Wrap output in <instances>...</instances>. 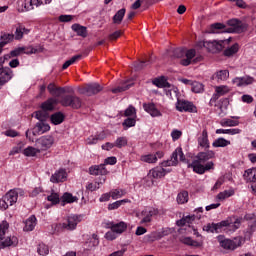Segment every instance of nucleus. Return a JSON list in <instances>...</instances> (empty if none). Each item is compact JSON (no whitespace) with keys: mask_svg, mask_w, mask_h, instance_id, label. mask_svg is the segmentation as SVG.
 I'll return each mask as SVG.
<instances>
[{"mask_svg":"<svg viewBox=\"0 0 256 256\" xmlns=\"http://www.w3.org/2000/svg\"><path fill=\"white\" fill-rule=\"evenodd\" d=\"M215 157V152L209 150L207 152H199L192 163H188V169H193L194 173L198 175H203L205 171H211L214 169L215 164L213 161H209V159H213ZM206 163L205 165H203Z\"/></svg>","mask_w":256,"mask_h":256,"instance_id":"1","label":"nucleus"},{"mask_svg":"<svg viewBox=\"0 0 256 256\" xmlns=\"http://www.w3.org/2000/svg\"><path fill=\"white\" fill-rule=\"evenodd\" d=\"M241 223H243L242 217L231 216L219 223H208L203 226V231L207 233H219V230L223 229V227H229L230 231H237L241 227Z\"/></svg>","mask_w":256,"mask_h":256,"instance_id":"2","label":"nucleus"},{"mask_svg":"<svg viewBox=\"0 0 256 256\" xmlns=\"http://www.w3.org/2000/svg\"><path fill=\"white\" fill-rule=\"evenodd\" d=\"M168 55L176 59L182 60V65H191V63H199L203 61V56H197L195 49L186 50L185 48H171L168 50Z\"/></svg>","mask_w":256,"mask_h":256,"instance_id":"3","label":"nucleus"},{"mask_svg":"<svg viewBox=\"0 0 256 256\" xmlns=\"http://www.w3.org/2000/svg\"><path fill=\"white\" fill-rule=\"evenodd\" d=\"M229 28L225 29V25L221 23H214L210 26L211 33H218L219 31L227 33H243L247 31V24L238 19H231L228 21Z\"/></svg>","mask_w":256,"mask_h":256,"instance_id":"4","label":"nucleus"},{"mask_svg":"<svg viewBox=\"0 0 256 256\" xmlns=\"http://www.w3.org/2000/svg\"><path fill=\"white\" fill-rule=\"evenodd\" d=\"M225 45H229V39L226 40H212L197 42V49H206L209 53H219L225 49Z\"/></svg>","mask_w":256,"mask_h":256,"instance_id":"5","label":"nucleus"},{"mask_svg":"<svg viewBox=\"0 0 256 256\" xmlns=\"http://www.w3.org/2000/svg\"><path fill=\"white\" fill-rule=\"evenodd\" d=\"M41 52V48L38 50L34 47H19L14 50H12L9 54H5L3 57H0V65H3L11 59V57H19V55H33V53H39Z\"/></svg>","mask_w":256,"mask_h":256,"instance_id":"6","label":"nucleus"},{"mask_svg":"<svg viewBox=\"0 0 256 256\" xmlns=\"http://www.w3.org/2000/svg\"><path fill=\"white\" fill-rule=\"evenodd\" d=\"M179 159L182 163L189 166V160L185 159V154H183V148L178 147L172 153L170 160L162 162V167H175L179 164Z\"/></svg>","mask_w":256,"mask_h":256,"instance_id":"7","label":"nucleus"},{"mask_svg":"<svg viewBox=\"0 0 256 256\" xmlns=\"http://www.w3.org/2000/svg\"><path fill=\"white\" fill-rule=\"evenodd\" d=\"M220 247L227 249L228 251H235L237 247H241L242 239L241 237H236L233 240L225 238L223 235L217 237Z\"/></svg>","mask_w":256,"mask_h":256,"instance_id":"8","label":"nucleus"},{"mask_svg":"<svg viewBox=\"0 0 256 256\" xmlns=\"http://www.w3.org/2000/svg\"><path fill=\"white\" fill-rule=\"evenodd\" d=\"M17 199H19V193L17 190H10L0 200V208L6 211V209H9V207L17 203Z\"/></svg>","mask_w":256,"mask_h":256,"instance_id":"9","label":"nucleus"},{"mask_svg":"<svg viewBox=\"0 0 256 256\" xmlns=\"http://www.w3.org/2000/svg\"><path fill=\"white\" fill-rule=\"evenodd\" d=\"M51 129V126L47 124V122H37L35 126L32 128V130L26 131V137H28L30 140L33 141V138H31V135L34 137H39V135H43V133H47Z\"/></svg>","mask_w":256,"mask_h":256,"instance_id":"10","label":"nucleus"},{"mask_svg":"<svg viewBox=\"0 0 256 256\" xmlns=\"http://www.w3.org/2000/svg\"><path fill=\"white\" fill-rule=\"evenodd\" d=\"M60 103L63 107H71L72 109H81L83 105L81 98L75 95H65L62 97Z\"/></svg>","mask_w":256,"mask_h":256,"instance_id":"11","label":"nucleus"},{"mask_svg":"<svg viewBox=\"0 0 256 256\" xmlns=\"http://www.w3.org/2000/svg\"><path fill=\"white\" fill-rule=\"evenodd\" d=\"M101 91H103V87L100 86L99 83L85 84L79 89L80 95H86L87 97L97 95V93H101Z\"/></svg>","mask_w":256,"mask_h":256,"instance_id":"12","label":"nucleus"},{"mask_svg":"<svg viewBox=\"0 0 256 256\" xmlns=\"http://www.w3.org/2000/svg\"><path fill=\"white\" fill-rule=\"evenodd\" d=\"M131 87H135V80L127 79L121 80L119 85L111 90L112 93H125V91H129Z\"/></svg>","mask_w":256,"mask_h":256,"instance_id":"13","label":"nucleus"},{"mask_svg":"<svg viewBox=\"0 0 256 256\" xmlns=\"http://www.w3.org/2000/svg\"><path fill=\"white\" fill-rule=\"evenodd\" d=\"M177 111H186L188 113H197V107L193 103L185 100H178L176 103Z\"/></svg>","mask_w":256,"mask_h":256,"instance_id":"14","label":"nucleus"},{"mask_svg":"<svg viewBox=\"0 0 256 256\" xmlns=\"http://www.w3.org/2000/svg\"><path fill=\"white\" fill-rule=\"evenodd\" d=\"M13 77V71H11V68L9 67H2L0 68V89L5 85V83H8L11 81V78Z\"/></svg>","mask_w":256,"mask_h":256,"instance_id":"15","label":"nucleus"},{"mask_svg":"<svg viewBox=\"0 0 256 256\" xmlns=\"http://www.w3.org/2000/svg\"><path fill=\"white\" fill-rule=\"evenodd\" d=\"M37 145L41 147V149H49L53 146V143H55V139L53 136H43L40 139L36 140Z\"/></svg>","mask_w":256,"mask_h":256,"instance_id":"16","label":"nucleus"},{"mask_svg":"<svg viewBox=\"0 0 256 256\" xmlns=\"http://www.w3.org/2000/svg\"><path fill=\"white\" fill-rule=\"evenodd\" d=\"M51 183H63L67 181V171L65 169H59L50 177Z\"/></svg>","mask_w":256,"mask_h":256,"instance_id":"17","label":"nucleus"},{"mask_svg":"<svg viewBox=\"0 0 256 256\" xmlns=\"http://www.w3.org/2000/svg\"><path fill=\"white\" fill-rule=\"evenodd\" d=\"M253 81H255V79L251 76L236 77L233 79V84L236 85V87H245L252 85Z\"/></svg>","mask_w":256,"mask_h":256,"instance_id":"18","label":"nucleus"},{"mask_svg":"<svg viewBox=\"0 0 256 256\" xmlns=\"http://www.w3.org/2000/svg\"><path fill=\"white\" fill-rule=\"evenodd\" d=\"M68 223H63L62 227L63 229H67L68 231H73V229H75V227H77V223H79V216L77 215H73V216H69L67 219Z\"/></svg>","mask_w":256,"mask_h":256,"instance_id":"19","label":"nucleus"},{"mask_svg":"<svg viewBox=\"0 0 256 256\" xmlns=\"http://www.w3.org/2000/svg\"><path fill=\"white\" fill-rule=\"evenodd\" d=\"M19 245V239L16 236H9L4 241L0 242V249L5 247H17Z\"/></svg>","mask_w":256,"mask_h":256,"instance_id":"20","label":"nucleus"},{"mask_svg":"<svg viewBox=\"0 0 256 256\" xmlns=\"http://www.w3.org/2000/svg\"><path fill=\"white\" fill-rule=\"evenodd\" d=\"M143 109L146 111V113H149L151 117H161L162 115L161 111H159L153 103H144Z\"/></svg>","mask_w":256,"mask_h":256,"instance_id":"21","label":"nucleus"},{"mask_svg":"<svg viewBox=\"0 0 256 256\" xmlns=\"http://www.w3.org/2000/svg\"><path fill=\"white\" fill-rule=\"evenodd\" d=\"M90 175H107L108 171L105 164L94 165L89 168Z\"/></svg>","mask_w":256,"mask_h":256,"instance_id":"22","label":"nucleus"},{"mask_svg":"<svg viewBox=\"0 0 256 256\" xmlns=\"http://www.w3.org/2000/svg\"><path fill=\"white\" fill-rule=\"evenodd\" d=\"M15 39V35L9 33H2L0 36V55L3 53V47L11 43Z\"/></svg>","mask_w":256,"mask_h":256,"instance_id":"23","label":"nucleus"},{"mask_svg":"<svg viewBox=\"0 0 256 256\" xmlns=\"http://www.w3.org/2000/svg\"><path fill=\"white\" fill-rule=\"evenodd\" d=\"M84 245L86 251H91L94 247L99 245V236L97 234H92V237L89 238Z\"/></svg>","mask_w":256,"mask_h":256,"instance_id":"24","label":"nucleus"},{"mask_svg":"<svg viewBox=\"0 0 256 256\" xmlns=\"http://www.w3.org/2000/svg\"><path fill=\"white\" fill-rule=\"evenodd\" d=\"M229 93V87L228 86H216L215 87V94L212 97V101H217L219 97H223V95H227Z\"/></svg>","mask_w":256,"mask_h":256,"instance_id":"25","label":"nucleus"},{"mask_svg":"<svg viewBox=\"0 0 256 256\" xmlns=\"http://www.w3.org/2000/svg\"><path fill=\"white\" fill-rule=\"evenodd\" d=\"M17 9L20 13H25L27 11H33V7L29 3V0H18Z\"/></svg>","mask_w":256,"mask_h":256,"instance_id":"26","label":"nucleus"},{"mask_svg":"<svg viewBox=\"0 0 256 256\" xmlns=\"http://www.w3.org/2000/svg\"><path fill=\"white\" fill-rule=\"evenodd\" d=\"M79 201V198L76 196H73V194L69 192H65L61 197V205L62 207H65L66 203H77Z\"/></svg>","mask_w":256,"mask_h":256,"instance_id":"27","label":"nucleus"},{"mask_svg":"<svg viewBox=\"0 0 256 256\" xmlns=\"http://www.w3.org/2000/svg\"><path fill=\"white\" fill-rule=\"evenodd\" d=\"M153 85H155L156 87L160 88V89H165V88H170L171 84L167 82V78H165V76H162L160 78H155L152 81Z\"/></svg>","mask_w":256,"mask_h":256,"instance_id":"28","label":"nucleus"},{"mask_svg":"<svg viewBox=\"0 0 256 256\" xmlns=\"http://www.w3.org/2000/svg\"><path fill=\"white\" fill-rule=\"evenodd\" d=\"M198 144L204 149H209V136L206 129L202 131V135L198 138Z\"/></svg>","mask_w":256,"mask_h":256,"instance_id":"29","label":"nucleus"},{"mask_svg":"<svg viewBox=\"0 0 256 256\" xmlns=\"http://www.w3.org/2000/svg\"><path fill=\"white\" fill-rule=\"evenodd\" d=\"M245 181L249 183H255L256 181V168L248 169L244 172L243 175Z\"/></svg>","mask_w":256,"mask_h":256,"instance_id":"30","label":"nucleus"},{"mask_svg":"<svg viewBox=\"0 0 256 256\" xmlns=\"http://www.w3.org/2000/svg\"><path fill=\"white\" fill-rule=\"evenodd\" d=\"M35 225H37V218L35 215H32L25 221L24 231H33Z\"/></svg>","mask_w":256,"mask_h":256,"instance_id":"31","label":"nucleus"},{"mask_svg":"<svg viewBox=\"0 0 256 256\" xmlns=\"http://www.w3.org/2000/svg\"><path fill=\"white\" fill-rule=\"evenodd\" d=\"M236 53H239V44L235 43L232 46L226 48L223 52V55L225 57H233V55H236Z\"/></svg>","mask_w":256,"mask_h":256,"instance_id":"32","label":"nucleus"},{"mask_svg":"<svg viewBox=\"0 0 256 256\" xmlns=\"http://www.w3.org/2000/svg\"><path fill=\"white\" fill-rule=\"evenodd\" d=\"M57 104V100L54 98H50L41 105V109L44 111H53L55 109V105Z\"/></svg>","mask_w":256,"mask_h":256,"instance_id":"33","label":"nucleus"},{"mask_svg":"<svg viewBox=\"0 0 256 256\" xmlns=\"http://www.w3.org/2000/svg\"><path fill=\"white\" fill-rule=\"evenodd\" d=\"M50 119L53 125H61L65 121V115L62 112H56L51 115Z\"/></svg>","mask_w":256,"mask_h":256,"instance_id":"34","label":"nucleus"},{"mask_svg":"<svg viewBox=\"0 0 256 256\" xmlns=\"http://www.w3.org/2000/svg\"><path fill=\"white\" fill-rule=\"evenodd\" d=\"M180 243H183L184 245H188L189 247H201V243L192 240L191 237H180L179 238Z\"/></svg>","mask_w":256,"mask_h":256,"instance_id":"35","label":"nucleus"},{"mask_svg":"<svg viewBox=\"0 0 256 256\" xmlns=\"http://www.w3.org/2000/svg\"><path fill=\"white\" fill-rule=\"evenodd\" d=\"M34 115L39 122L47 123V119H49V112L43 110V108L42 110L34 112Z\"/></svg>","mask_w":256,"mask_h":256,"instance_id":"36","label":"nucleus"},{"mask_svg":"<svg viewBox=\"0 0 256 256\" xmlns=\"http://www.w3.org/2000/svg\"><path fill=\"white\" fill-rule=\"evenodd\" d=\"M72 31H75L79 37H87V27L81 26L79 24H73Z\"/></svg>","mask_w":256,"mask_h":256,"instance_id":"37","label":"nucleus"},{"mask_svg":"<svg viewBox=\"0 0 256 256\" xmlns=\"http://www.w3.org/2000/svg\"><path fill=\"white\" fill-rule=\"evenodd\" d=\"M126 10L125 8H122L116 12V14L113 16V23L115 25H121V22L123 21V17H125Z\"/></svg>","mask_w":256,"mask_h":256,"instance_id":"38","label":"nucleus"},{"mask_svg":"<svg viewBox=\"0 0 256 256\" xmlns=\"http://www.w3.org/2000/svg\"><path fill=\"white\" fill-rule=\"evenodd\" d=\"M127 230V223L119 222L117 224H111V231H115L116 233H123Z\"/></svg>","mask_w":256,"mask_h":256,"instance_id":"39","label":"nucleus"},{"mask_svg":"<svg viewBox=\"0 0 256 256\" xmlns=\"http://www.w3.org/2000/svg\"><path fill=\"white\" fill-rule=\"evenodd\" d=\"M29 34V29L25 28V26H18L15 31V39L19 41L20 39H23V35Z\"/></svg>","mask_w":256,"mask_h":256,"instance_id":"40","label":"nucleus"},{"mask_svg":"<svg viewBox=\"0 0 256 256\" xmlns=\"http://www.w3.org/2000/svg\"><path fill=\"white\" fill-rule=\"evenodd\" d=\"M169 171H167L165 168H156L151 171V175L154 179H161V177H165Z\"/></svg>","mask_w":256,"mask_h":256,"instance_id":"41","label":"nucleus"},{"mask_svg":"<svg viewBox=\"0 0 256 256\" xmlns=\"http://www.w3.org/2000/svg\"><path fill=\"white\" fill-rule=\"evenodd\" d=\"M191 87L193 93H203V91H205L203 84L197 81L192 82Z\"/></svg>","mask_w":256,"mask_h":256,"instance_id":"42","label":"nucleus"},{"mask_svg":"<svg viewBox=\"0 0 256 256\" xmlns=\"http://www.w3.org/2000/svg\"><path fill=\"white\" fill-rule=\"evenodd\" d=\"M140 160L143 161V163H157V155H154V154L143 155L141 156Z\"/></svg>","mask_w":256,"mask_h":256,"instance_id":"43","label":"nucleus"},{"mask_svg":"<svg viewBox=\"0 0 256 256\" xmlns=\"http://www.w3.org/2000/svg\"><path fill=\"white\" fill-rule=\"evenodd\" d=\"M110 195L112 199H120V197H123L124 195H127V191L123 189H114L110 191Z\"/></svg>","mask_w":256,"mask_h":256,"instance_id":"44","label":"nucleus"},{"mask_svg":"<svg viewBox=\"0 0 256 256\" xmlns=\"http://www.w3.org/2000/svg\"><path fill=\"white\" fill-rule=\"evenodd\" d=\"M187 201H189V192L187 191H183L181 193L178 194L177 196V202L180 205H183L184 203H187Z\"/></svg>","mask_w":256,"mask_h":256,"instance_id":"45","label":"nucleus"},{"mask_svg":"<svg viewBox=\"0 0 256 256\" xmlns=\"http://www.w3.org/2000/svg\"><path fill=\"white\" fill-rule=\"evenodd\" d=\"M212 145L213 147H227V145H231V141H228L225 138H218Z\"/></svg>","mask_w":256,"mask_h":256,"instance_id":"46","label":"nucleus"},{"mask_svg":"<svg viewBox=\"0 0 256 256\" xmlns=\"http://www.w3.org/2000/svg\"><path fill=\"white\" fill-rule=\"evenodd\" d=\"M41 151L39 149H36L32 146L27 147L26 149H24V155L26 157H35V155H37V153H40Z\"/></svg>","mask_w":256,"mask_h":256,"instance_id":"47","label":"nucleus"},{"mask_svg":"<svg viewBox=\"0 0 256 256\" xmlns=\"http://www.w3.org/2000/svg\"><path fill=\"white\" fill-rule=\"evenodd\" d=\"M47 201H50L52 205H59V203H61V198H59L57 193L53 192L51 195L47 196Z\"/></svg>","mask_w":256,"mask_h":256,"instance_id":"48","label":"nucleus"},{"mask_svg":"<svg viewBox=\"0 0 256 256\" xmlns=\"http://www.w3.org/2000/svg\"><path fill=\"white\" fill-rule=\"evenodd\" d=\"M218 81H227L229 79V70H220L216 73Z\"/></svg>","mask_w":256,"mask_h":256,"instance_id":"49","label":"nucleus"},{"mask_svg":"<svg viewBox=\"0 0 256 256\" xmlns=\"http://www.w3.org/2000/svg\"><path fill=\"white\" fill-rule=\"evenodd\" d=\"M127 201H129V200L124 199V200H118L116 202H113V203L108 205V209H109V211L119 209L123 205V203H127Z\"/></svg>","mask_w":256,"mask_h":256,"instance_id":"50","label":"nucleus"},{"mask_svg":"<svg viewBox=\"0 0 256 256\" xmlns=\"http://www.w3.org/2000/svg\"><path fill=\"white\" fill-rule=\"evenodd\" d=\"M220 125H222V127H237V125H239V121L231 119L222 120Z\"/></svg>","mask_w":256,"mask_h":256,"instance_id":"51","label":"nucleus"},{"mask_svg":"<svg viewBox=\"0 0 256 256\" xmlns=\"http://www.w3.org/2000/svg\"><path fill=\"white\" fill-rule=\"evenodd\" d=\"M9 229V223L7 221H2L0 224V241H3V235H5L6 231Z\"/></svg>","mask_w":256,"mask_h":256,"instance_id":"52","label":"nucleus"},{"mask_svg":"<svg viewBox=\"0 0 256 256\" xmlns=\"http://www.w3.org/2000/svg\"><path fill=\"white\" fill-rule=\"evenodd\" d=\"M37 251L39 255H42V256L49 255V246L45 244H39Z\"/></svg>","mask_w":256,"mask_h":256,"instance_id":"53","label":"nucleus"},{"mask_svg":"<svg viewBox=\"0 0 256 256\" xmlns=\"http://www.w3.org/2000/svg\"><path fill=\"white\" fill-rule=\"evenodd\" d=\"M83 59V55L77 54L75 56H72L70 59H68L63 65H73L74 63H77V61Z\"/></svg>","mask_w":256,"mask_h":256,"instance_id":"54","label":"nucleus"},{"mask_svg":"<svg viewBox=\"0 0 256 256\" xmlns=\"http://www.w3.org/2000/svg\"><path fill=\"white\" fill-rule=\"evenodd\" d=\"M115 147L118 149H121L122 147H125L127 145V138L125 137H119L114 143Z\"/></svg>","mask_w":256,"mask_h":256,"instance_id":"55","label":"nucleus"},{"mask_svg":"<svg viewBox=\"0 0 256 256\" xmlns=\"http://www.w3.org/2000/svg\"><path fill=\"white\" fill-rule=\"evenodd\" d=\"M136 120L134 118H127L122 123L123 127L129 129V127H135Z\"/></svg>","mask_w":256,"mask_h":256,"instance_id":"56","label":"nucleus"},{"mask_svg":"<svg viewBox=\"0 0 256 256\" xmlns=\"http://www.w3.org/2000/svg\"><path fill=\"white\" fill-rule=\"evenodd\" d=\"M58 20L60 21V23H69L71 21H73V15H60Z\"/></svg>","mask_w":256,"mask_h":256,"instance_id":"57","label":"nucleus"},{"mask_svg":"<svg viewBox=\"0 0 256 256\" xmlns=\"http://www.w3.org/2000/svg\"><path fill=\"white\" fill-rule=\"evenodd\" d=\"M121 35H123V32L121 30H117L109 35V39L110 41H117Z\"/></svg>","mask_w":256,"mask_h":256,"instance_id":"58","label":"nucleus"},{"mask_svg":"<svg viewBox=\"0 0 256 256\" xmlns=\"http://www.w3.org/2000/svg\"><path fill=\"white\" fill-rule=\"evenodd\" d=\"M66 89L63 87H56V89L53 91L52 95L54 97H61L63 93H65Z\"/></svg>","mask_w":256,"mask_h":256,"instance_id":"59","label":"nucleus"},{"mask_svg":"<svg viewBox=\"0 0 256 256\" xmlns=\"http://www.w3.org/2000/svg\"><path fill=\"white\" fill-rule=\"evenodd\" d=\"M181 135H183V132H181V130H173L171 133V137L173 141H177L178 139H181Z\"/></svg>","mask_w":256,"mask_h":256,"instance_id":"60","label":"nucleus"},{"mask_svg":"<svg viewBox=\"0 0 256 256\" xmlns=\"http://www.w3.org/2000/svg\"><path fill=\"white\" fill-rule=\"evenodd\" d=\"M155 57H153V55H151V56H146L144 59H141L140 60V63L142 64V65H145V63H150V64H153V63H155Z\"/></svg>","mask_w":256,"mask_h":256,"instance_id":"61","label":"nucleus"},{"mask_svg":"<svg viewBox=\"0 0 256 256\" xmlns=\"http://www.w3.org/2000/svg\"><path fill=\"white\" fill-rule=\"evenodd\" d=\"M135 113H136L135 107L129 106V107L125 110L124 116H125V117H131V115H135Z\"/></svg>","mask_w":256,"mask_h":256,"instance_id":"62","label":"nucleus"},{"mask_svg":"<svg viewBox=\"0 0 256 256\" xmlns=\"http://www.w3.org/2000/svg\"><path fill=\"white\" fill-rule=\"evenodd\" d=\"M254 231H256V221L248 222L247 233H249V235H252Z\"/></svg>","mask_w":256,"mask_h":256,"instance_id":"63","label":"nucleus"},{"mask_svg":"<svg viewBox=\"0 0 256 256\" xmlns=\"http://www.w3.org/2000/svg\"><path fill=\"white\" fill-rule=\"evenodd\" d=\"M115 233V231L111 230L105 234V238L108 239V241H113L114 239H117Z\"/></svg>","mask_w":256,"mask_h":256,"instance_id":"64","label":"nucleus"}]
</instances>
